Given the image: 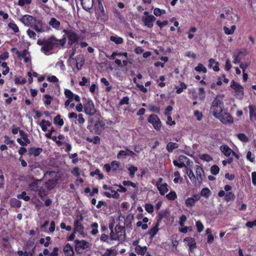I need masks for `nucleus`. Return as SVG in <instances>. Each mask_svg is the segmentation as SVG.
I'll use <instances>...</instances> for the list:
<instances>
[{"label": "nucleus", "mask_w": 256, "mask_h": 256, "mask_svg": "<svg viewBox=\"0 0 256 256\" xmlns=\"http://www.w3.org/2000/svg\"><path fill=\"white\" fill-rule=\"evenodd\" d=\"M72 60L75 62L77 70H80L84 64V58L83 55L80 54L78 56L76 59L72 58Z\"/></svg>", "instance_id": "nucleus-21"}, {"label": "nucleus", "mask_w": 256, "mask_h": 256, "mask_svg": "<svg viewBox=\"0 0 256 256\" xmlns=\"http://www.w3.org/2000/svg\"><path fill=\"white\" fill-rule=\"evenodd\" d=\"M74 231L78 232L80 234L84 233V228L80 222L78 220H76L74 222Z\"/></svg>", "instance_id": "nucleus-31"}, {"label": "nucleus", "mask_w": 256, "mask_h": 256, "mask_svg": "<svg viewBox=\"0 0 256 256\" xmlns=\"http://www.w3.org/2000/svg\"><path fill=\"white\" fill-rule=\"evenodd\" d=\"M236 26H232L230 28H228L226 26H224L223 29L224 32L227 35H230L234 34L236 30Z\"/></svg>", "instance_id": "nucleus-35"}, {"label": "nucleus", "mask_w": 256, "mask_h": 256, "mask_svg": "<svg viewBox=\"0 0 256 256\" xmlns=\"http://www.w3.org/2000/svg\"><path fill=\"white\" fill-rule=\"evenodd\" d=\"M110 240H120L124 238V230L120 226H116L114 230H112L110 234Z\"/></svg>", "instance_id": "nucleus-3"}, {"label": "nucleus", "mask_w": 256, "mask_h": 256, "mask_svg": "<svg viewBox=\"0 0 256 256\" xmlns=\"http://www.w3.org/2000/svg\"><path fill=\"white\" fill-rule=\"evenodd\" d=\"M146 250H147V248L146 246H136L134 248L135 252L137 254L142 255V256H144L145 254V253L146 252Z\"/></svg>", "instance_id": "nucleus-33"}, {"label": "nucleus", "mask_w": 256, "mask_h": 256, "mask_svg": "<svg viewBox=\"0 0 256 256\" xmlns=\"http://www.w3.org/2000/svg\"><path fill=\"white\" fill-rule=\"evenodd\" d=\"M48 24L52 28L58 30L60 26V22L56 18H52L48 22Z\"/></svg>", "instance_id": "nucleus-25"}, {"label": "nucleus", "mask_w": 256, "mask_h": 256, "mask_svg": "<svg viewBox=\"0 0 256 256\" xmlns=\"http://www.w3.org/2000/svg\"><path fill=\"white\" fill-rule=\"evenodd\" d=\"M216 118L218 119L224 124H231L233 122V118L226 110L220 114Z\"/></svg>", "instance_id": "nucleus-7"}, {"label": "nucleus", "mask_w": 256, "mask_h": 256, "mask_svg": "<svg viewBox=\"0 0 256 256\" xmlns=\"http://www.w3.org/2000/svg\"><path fill=\"white\" fill-rule=\"evenodd\" d=\"M208 66L215 72H218L220 70L218 62L212 58L210 59Z\"/></svg>", "instance_id": "nucleus-29"}, {"label": "nucleus", "mask_w": 256, "mask_h": 256, "mask_svg": "<svg viewBox=\"0 0 256 256\" xmlns=\"http://www.w3.org/2000/svg\"><path fill=\"white\" fill-rule=\"evenodd\" d=\"M91 176L98 175L99 179L102 180L104 178V175L100 172V171L97 169L94 172H92L90 173Z\"/></svg>", "instance_id": "nucleus-58"}, {"label": "nucleus", "mask_w": 256, "mask_h": 256, "mask_svg": "<svg viewBox=\"0 0 256 256\" xmlns=\"http://www.w3.org/2000/svg\"><path fill=\"white\" fill-rule=\"evenodd\" d=\"M128 170L130 171V177H134L135 172L138 170V168L134 166H130Z\"/></svg>", "instance_id": "nucleus-55"}, {"label": "nucleus", "mask_w": 256, "mask_h": 256, "mask_svg": "<svg viewBox=\"0 0 256 256\" xmlns=\"http://www.w3.org/2000/svg\"><path fill=\"white\" fill-rule=\"evenodd\" d=\"M224 97V95L223 94H218L216 96L212 102L210 110L216 118L224 110L223 102Z\"/></svg>", "instance_id": "nucleus-2"}, {"label": "nucleus", "mask_w": 256, "mask_h": 256, "mask_svg": "<svg viewBox=\"0 0 256 256\" xmlns=\"http://www.w3.org/2000/svg\"><path fill=\"white\" fill-rule=\"evenodd\" d=\"M26 33L30 38L36 39V34L34 32L30 29H28L27 30Z\"/></svg>", "instance_id": "nucleus-61"}, {"label": "nucleus", "mask_w": 256, "mask_h": 256, "mask_svg": "<svg viewBox=\"0 0 256 256\" xmlns=\"http://www.w3.org/2000/svg\"><path fill=\"white\" fill-rule=\"evenodd\" d=\"M219 171L220 168L216 165H214L210 168V172L214 175L217 174L219 172Z\"/></svg>", "instance_id": "nucleus-57"}, {"label": "nucleus", "mask_w": 256, "mask_h": 256, "mask_svg": "<svg viewBox=\"0 0 256 256\" xmlns=\"http://www.w3.org/2000/svg\"><path fill=\"white\" fill-rule=\"evenodd\" d=\"M230 88L234 90L237 98L242 99L244 96V88L238 83L232 80L230 84Z\"/></svg>", "instance_id": "nucleus-4"}, {"label": "nucleus", "mask_w": 256, "mask_h": 256, "mask_svg": "<svg viewBox=\"0 0 256 256\" xmlns=\"http://www.w3.org/2000/svg\"><path fill=\"white\" fill-rule=\"evenodd\" d=\"M101 256H116L118 252L116 248H111L98 252Z\"/></svg>", "instance_id": "nucleus-17"}, {"label": "nucleus", "mask_w": 256, "mask_h": 256, "mask_svg": "<svg viewBox=\"0 0 256 256\" xmlns=\"http://www.w3.org/2000/svg\"><path fill=\"white\" fill-rule=\"evenodd\" d=\"M156 186L160 194L162 196L164 195L168 190V184L164 182V180L162 178L158 179L156 182Z\"/></svg>", "instance_id": "nucleus-8"}, {"label": "nucleus", "mask_w": 256, "mask_h": 256, "mask_svg": "<svg viewBox=\"0 0 256 256\" xmlns=\"http://www.w3.org/2000/svg\"><path fill=\"white\" fill-rule=\"evenodd\" d=\"M52 100V98L48 94H45L43 96V101L46 106L50 105L51 104Z\"/></svg>", "instance_id": "nucleus-43"}, {"label": "nucleus", "mask_w": 256, "mask_h": 256, "mask_svg": "<svg viewBox=\"0 0 256 256\" xmlns=\"http://www.w3.org/2000/svg\"><path fill=\"white\" fill-rule=\"evenodd\" d=\"M184 241L189 247L190 252H192L193 250L196 248V242L194 239L192 238H186Z\"/></svg>", "instance_id": "nucleus-22"}, {"label": "nucleus", "mask_w": 256, "mask_h": 256, "mask_svg": "<svg viewBox=\"0 0 256 256\" xmlns=\"http://www.w3.org/2000/svg\"><path fill=\"white\" fill-rule=\"evenodd\" d=\"M92 230H91V234L92 235H96L98 232V224L96 222L92 223L90 226Z\"/></svg>", "instance_id": "nucleus-50"}, {"label": "nucleus", "mask_w": 256, "mask_h": 256, "mask_svg": "<svg viewBox=\"0 0 256 256\" xmlns=\"http://www.w3.org/2000/svg\"><path fill=\"white\" fill-rule=\"evenodd\" d=\"M88 243L85 240L78 241L76 244V248L78 250H84L88 247Z\"/></svg>", "instance_id": "nucleus-28"}, {"label": "nucleus", "mask_w": 256, "mask_h": 256, "mask_svg": "<svg viewBox=\"0 0 256 256\" xmlns=\"http://www.w3.org/2000/svg\"><path fill=\"white\" fill-rule=\"evenodd\" d=\"M142 20L146 26L151 28L153 26V22L156 18L154 16L149 14L148 12H144Z\"/></svg>", "instance_id": "nucleus-6"}, {"label": "nucleus", "mask_w": 256, "mask_h": 256, "mask_svg": "<svg viewBox=\"0 0 256 256\" xmlns=\"http://www.w3.org/2000/svg\"><path fill=\"white\" fill-rule=\"evenodd\" d=\"M211 194V192L208 188H206L202 190L200 193V196H202L206 198H208Z\"/></svg>", "instance_id": "nucleus-37"}, {"label": "nucleus", "mask_w": 256, "mask_h": 256, "mask_svg": "<svg viewBox=\"0 0 256 256\" xmlns=\"http://www.w3.org/2000/svg\"><path fill=\"white\" fill-rule=\"evenodd\" d=\"M42 152V149L40 148H33L30 150V154L34 156H38Z\"/></svg>", "instance_id": "nucleus-46"}, {"label": "nucleus", "mask_w": 256, "mask_h": 256, "mask_svg": "<svg viewBox=\"0 0 256 256\" xmlns=\"http://www.w3.org/2000/svg\"><path fill=\"white\" fill-rule=\"evenodd\" d=\"M64 94L66 97L68 98V100L72 102L74 100L77 102H80V96L74 94L71 90L68 89L64 90Z\"/></svg>", "instance_id": "nucleus-15"}, {"label": "nucleus", "mask_w": 256, "mask_h": 256, "mask_svg": "<svg viewBox=\"0 0 256 256\" xmlns=\"http://www.w3.org/2000/svg\"><path fill=\"white\" fill-rule=\"evenodd\" d=\"M200 159L206 162H210L212 160L211 156L207 154H203L200 156Z\"/></svg>", "instance_id": "nucleus-62"}, {"label": "nucleus", "mask_w": 256, "mask_h": 256, "mask_svg": "<svg viewBox=\"0 0 256 256\" xmlns=\"http://www.w3.org/2000/svg\"><path fill=\"white\" fill-rule=\"evenodd\" d=\"M52 140L54 141L58 146H64L68 141V138H66L64 135L59 134L58 136H54Z\"/></svg>", "instance_id": "nucleus-16"}, {"label": "nucleus", "mask_w": 256, "mask_h": 256, "mask_svg": "<svg viewBox=\"0 0 256 256\" xmlns=\"http://www.w3.org/2000/svg\"><path fill=\"white\" fill-rule=\"evenodd\" d=\"M226 18L229 20H234V16H236V14H234L233 10L232 8L228 9L226 12Z\"/></svg>", "instance_id": "nucleus-36"}, {"label": "nucleus", "mask_w": 256, "mask_h": 256, "mask_svg": "<svg viewBox=\"0 0 256 256\" xmlns=\"http://www.w3.org/2000/svg\"><path fill=\"white\" fill-rule=\"evenodd\" d=\"M148 122L152 124L156 130H160L161 126V122L156 115L152 114L148 119Z\"/></svg>", "instance_id": "nucleus-12"}, {"label": "nucleus", "mask_w": 256, "mask_h": 256, "mask_svg": "<svg viewBox=\"0 0 256 256\" xmlns=\"http://www.w3.org/2000/svg\"><path fill=\"white\" fill-rule=\"evenodd\" d=\"M84 110L85 114L90 116L94 115L96 112L94 104L90 100H87L84 104Z\"/></svg>", "instance_id": "nucleus-5"}, {"label": "nucleus", "mask_w": 256, "mask_h": 256, "mask_svg": "<svg viewBox=\"0 0 256 256\" xmlns=\"http://www.w3.org/2000/svg\"><path fill=\"white\" fill-rule=\"evenodd\" d=\"M64 252L66 256H73L74 254L73 248L69 244L64 246Z\"/></svg>", "instance_id": "nucleus-26"}, {"label": "nucleus", "mask_w": 256, "mask_h": 256, "mask_svg": "<svg viewBox=\"0 0 256 256\" xmlns=\"http://www.w3.org/2000/svg\"><path fill=\"white\" fill-rule=\"evenodd\" d=\"M16 54L19 60L23 59L25 63L30 62V54L27 50L24 49L22 51L16 50Z\"/></svg>", "instance_id": "nucleus-9"}, {"label": "nucleus", "mask_w": 256, "mask_h": 256, "mask_svg": "<svg viewBox=\"0 0 256 256\" xmlns=\"http://www.w3.org/2000/svg\"><path fill=\"white\" fill-rule=\"evenodd\" d=\"M122 184L124 186H131L132 188H135V192H137L138 190L136 184L135 183L133 182H132L129 181V180H124L122 182Z\"/></svg>", "instance_id": "nucleus-45"}, {"label": "nucleus", "mask_w": 256, "mask_h": 256, "mask_svg": "<svg viewBox=\"0 0 256 256\" xmlns=\"http://www.w3.org/2000/svg\"><path fill=\"white\" fill-rule=\"evenodd\" d=\"M54 122L55 124H58L60 126H62L64 125V122L62 118H61V116L60 115H57L54 120Z\"/></svg>", "instance_id": "nucleus-44"}, {"label": "nucleus", "mask_w": 256, "mask_h": 256, "mask_svg": "<svg viewBox=\"0 0 256 256\" xmlns=\"http://www.w3.org/2000/svg\"><path fill=\"white\" fill-rule=\"evenodd\" d=\"M17 198L18 199H22L25 201H28L30 200V197L29 196H26V192H22L20 194H19L17 196Z\"/></svg>", "instance_id": "nucleus-48"}, {"label": "nucleus", "mask_w": 256, "mask_h": 256, "mask_svg": "<svg viewBox=\"0 0 256 256\" xmlns=\"http://www.w3.org/2000/svg\"><path fill=\"white\" fill-rule=\"evenodd\" d=\"M174 176H175V178L174 180V182L175 184L178 182H182V178L180 176V173L178 171H176L174 172Z\"/></svg>", "instance_id": "nucleus-47"}, {"label": "nucleus", "mask_w": 256, "mask_h": 256, "mask_svg": "<svg viewBox=\"0 0 256 256\" xmlns=\"http://www.w3.org/2000/svg\"><path fill=\"white\" fill-rule=\"evenodd\" d=\"M110 39L116 44H120L124 42V39L118 36H110Z\"/></svg>", "instance_id": "nucleus-34"}, {"label": "nucleus", "mask_w": 256, "mask_h": 256, "mask_svg": "<svg viewBox=\"0 0 256 256\" xmlns=\"http://www.w3.org/2000/svg\"><path fill=\"white\" fill-rule=\"evenodd\" d=\"M166 10H161L158 8H155L154 10V14L156 16H160L161 15L166 14Z\"/></svg>", "instance_id": "nucleus-53"}, {"label": "nucleus", "mask_w": 256, "mask_h": 256, "mask_svg": "<svg viewBox=\"0 0 256 256\" xmlns=\"http://www.w3.org/2000/svg\"><path fill=\"white\" fill-rule=\"evenodd\" d=\"M63 32L66 34L68 39V44H70L76 42L79 38V36L72 29L64 30Z\"/></svg>", "instance_id": "nucleus-11"}, {"label": "nucleus", "mask_w": 256, "mask_h": 256, "mask_svg": "<svg viewBox=\"0 0 256 256\" xmlns=\"http://www.w3.org/2000/svg\"><path fill=\"white\" fill-rule=\"evenodd\" d=\"M196 227L198 231L199 232H202L204 230V228L203 224L201 222H200L199 220L197 221L196 222Z\"/></svg>", "instance_id": "nucleus-60"}, {"label": "nucleus", "mask_w": 256, "mask_h": 256, "mask_svg": "<svg viewBox=\"0 0 256 256\" xmlns=\"http://www.w3.org/2000/svg\"><path fill=\"white\" fill-rule=\"evenodd\" d=\"M196 30L197 29L196 27H192L189 29L188 32V38L189 39H192L194 38V34L196 32Z\"/></svg>", "instance_id": "nucleus-54"}, {"label": "nucleus", "mask_w": 256, "mask_h": 256, "mask_svg": "<svg viewBox=\"0 0 256 256\" xmlns=\"http://www.w3.org/2000/svg\"><path fill=\"white\" fill-rule=\"evenodd\" d=\"M68 156L70 158L72 159V161L74 164H76L78 162V158H77L78 154L76 153L70 154Z\"/></svg>", "instance_id": "nucleus-63"}, {"label": "nucleus", "mask_w": 256, "mask_h": 256, "mask_svg": "<svg viewBox=\"0 0 256 256\" xmlns=\"http://www.w3.org/2000/svg\"><path fill=\"white\" fill-rule=\"evenodd\" d=\"M234 198H235V196L232 192H229L228 193H226L224 196V200L226 202H229L230 200H234Z\"/></svg>", "instance_id": "nucleus-52"}, {"label": "nucleus", "mask_w": 256, "mask_h": 256, "mask_svg": "<svg viewBox=\"0 0 256 256\" xmlns=\"http://www.w3.org/2000/svg\"><path fill=\"white\" fill-rule=\"evenodd\" d=\"M50 236H46V238H41L40 240V244H44V246H48L50 244Z\"/></svg>", "instance_id": "nucleus-49"}, {"label": "nucleus", "mask_w": 256, "mask_h": 256, "mask_svg": "<svg viewBox=\"0 0 256 256\" xmlns=\"http://www.w3.org/2000/svg\"><path fill=\"white\" fill-rule=\"evenodd\" d=\"M200 199V196L198 194H192V197L188 198L185 201V205L187 208H192L195 205V204Z\"/></svg>", "instance_id": "nucleus-13"}, {"label": "nucleus", "mask_w": 256, "mask_h": 256, "mask_svg": "<svg viewBox=\"0 0 256 256\" xmlns=\"http://www.w3.org/2000/svg\"><path fill=\"white\" fill-rule=\"evenodd\" d=\"M194 70L198 72H203L204 73L206 72V68L202 64H198V66L194 68Z\"/></svg>", "instance_id": "nucleus-51"}, {"label": "nucleus", "mask_w": 256, "mask_h": 256, "mask_svg": "<svg viewBox=\"0 0 256 256\" xmlns=\"http://www.w3.org/2000/svg\"><path fill=\"white\" fill-rule=\"evenodd\" d=\"M198 98L202 100H204L205 98V91L202 88H200L198 90Z\"/></svg>", "instance_id": "nucleus-59"}, {"label": "nucleus", "mask_w": 256, "mask_h": 256, "mask_svg": "<svg viewBox=\"0 0 256 256\" xmlns=\"http://www.w3.org/2000/svg\"><path fill=\"white\" fill-rule=\"evenodd\" d=\"M186 174L188 176L192 182L196 186V176L190 166H187L184 169Z\"/></svg>", "instance_id": "nucleus-23"}, {"label": "nucleus", "mask_w": 256, "mask_h": 256, "mask_svg": "<svg viewBox=\"0 0 256 256\" xmlns=\"http://www.w3.org/2000/svg\"><path fill=\"white\" fill-rule=\"evenodd\" d=\"M166 197L169 200H174L176 198V194L175 192H170L169 194H166Z\"/></svg>", "instance_id": "nucleus-56"}, {"label": "nucleus", "mask_w": 256, "mask_h": 256, "mask_svg": "<svg viewBox=\"0 0 256 256\" xmlns=\"http://www.w3.org/2000/svg\"><path fill=\"white\" fill-rule=\"evenodd\" d=\"M81 4L82 8L88 11L90 10L94 5V0H82Z\"/></svg>", "instance_id": "nucleus-24"}, {"label": "nucleus", "mask_w": 256, "mask_h": 256, "mask_svg": "<svg viewBox=\"0 0 256 256\" xmlns=\"http://www.w3.org/2000/svg\"><path fill=\"white\" fill-rule=\"evenodd\" d=\"M57 180L55 179L49 180L46 184V187L48 189H52L56 185Z\"/></svg>", "instance_id": "nucleus-38"}, {"label": "nucleus", "mask_w": 256, "mask_h": 256, "mask_svg": "<svg viewBox=\"0 0 256 256\" xmlns=\"http://www.w3.org/2000/svg\"><path fill=\"white\" fill-rule=\"evenodd\" d=\"M20 22L26 26H32L34 22H36V20L32 16L26 14L22 18Z\"/></svg>", "instance_id": "nucleus-14"}, {"label": "nucleus", "mask_w": 256, "mask_h": 256, "mask_svg": "<svg viewBox=\"0 0 256 256\" xmlns=\"http://www.w3.org/2000/svg\"><path fill=\"white\" fill-rule=\"evenodd\" d=\"M120 162L116 161H113L111 162V168L113 170H116L120 166Z\"/></svg>", "instance_id": "nucleus-64"}, {"label": "nucleus", "mask_w": 256, "mask_h": 256, "mask_svg": "<svg viewBox=\"0 0 256 256\" xmlns=\"http://www.w3.org/2000/svg\"><path fill=\"white\" fill-rule=\"evenodd\" d=\"M196 186L202 184L205 178V174L202 168L198 165L196 166Z\"/></svg>", "instance_id": "nucleus-10"}, {"label": "nucleus", "mask_w": 256, "mask_h": 256, "mask_svg": "<svg viewBox=\"0 0 256 256\" xmlns=\"http://www.w3.org/2000/svg\"><path fill=\"white\" fill-rule=\"evenodd\" d=\"M32 27L38 32H44L46 30L42 22L40 20H36V22H34Z\"/></svg>", "instance_id": "nucleus-18"}, {"label": "nucleus", "mask_w": 256, "mask_h": 256, "mask_svg": "<svg viewBox=\"0 0 256 256\" xmlns=\"http://www.w3.org/2000/svg\"><path fill=\"white\" fill-rule=\"evenodd\" d=\"M178 148V144L176 143L170 142L166 146V149L169 152H172V150Z\"/></svg>", "instance_id": "nucleus-40"}, {"label": "nucleus", "mask_w": 256, "mask_h": 256, "mask_svg": "<svg viewBox=\"0 0 256 256\" xmlns=\"http://www.w3.org/2000/svg\"><path fill=\"white\" fill-rule=\"evenodd\" d=\"M188 160V158L184 156H180L178 160H173V164H174L179 168H182L184 167L186 168V164L184 162Z\"/></svg>", "instance_id": "nucleus-19"}, {"label": "nucleus", "mask_w": 256, "mask_h": 256, "mask_svg": "<svg viewBox=\"0 0 256 256\" xmlns=\"http://www.w3.org/2000/svg\"><path fill=\"white\" fill-rule=\"evenodd\" d=\"M41 180H34L28 184V189L30 191L37 192L40 191V187L38 186V182Z\"/></svg>", "instance_id": "nucleus-20"}, {"label": "nucleus", "mask_w": 256, "mask_h": 256, "mask_svg": "<svg viewBox=\"0 0 256 256\" xmlns=\"http://www.w3.org/2000/svg\"><path fill=\"white\" fill-rule=\"evenodd\" d=\"M66 42V38L58 40L52 36L46 40V42L44 46L41 48L40 50L46 55H49L52 54V50L54 48L57 47L58 46H64Z\"/></svg>", "instance_id": "nucleus-1"}, {"label": "nucleus", "mask_w": 256, "mask_h": 256, "mask_svg": "<svg viewBox=\"0 0 256 256\" xmlns=\"http://www.w3.org/2000/svg\"><path fill=\"white\" fill-rule=\"evenodd\" d=\"M222 152L226 156H229L232 152L234 154V152L227 146H222L220 148Z\"/></svg>", "instance_id": "nucleus-30"}, {"label": "nucleus", "mask_w": 256, "mask_h": 256, "mask_svg": "<svg viewBox=\"0 0 256 256\" xmlns=\"http://www.w3.org/2000/svg\"><path fill=\"white\" fill-rule=\"evenodd\" d=\"M187 88L186 85L184 83L181 82L180 86H176V92L178 94H180L184 90L186 89Z\"/></svg>", "instance_id": "nucleus-42"}, {"label": "nucleus", "mask_w": 256, "mask_h": 256, "mask_svg": "<svg viewBox=\"0 0 256 256\" xmlns=\"http://www.w3.org/2000/svg\"><path fill=\"white\" fill-rule=\"evenodd\" d=\"M160 226L158 222H156L155 226L152 228L148 232V234L150 236L151 238L154 237V236L157 234L158 231V226Z\"/></svg>", "instance_id": "nucleus-32"}, {"label": "nucleus", "mask_w": 256, "mask_h": 256, "mask_svg": "<svg viewBox=\"0 0 256 256\" xmlns=\"http://www.w3.org/2000/svg\"><path fill=\"white\" fill-rule=\"evenodd\" d=\"M250 118L252 120H256V106L250 105Z\"/></svg>", "instance_id": "nucleus-27"}, {"label": "nucleus", "mask_w": 256, "mask_h": 256, "mask_svg": "<svg viewBox=\"0 0 256 256\" xmlns=\"http://www.w3.org/2000/svg\"><path fill=\"white\" fill-rule=\"evenodd\" d=\"M8 27L15 33L18 32L20 31L18 26L14 22H10L8 24Z\"/></svg>", "instance_id": "nucleus-41"}, {"label": "nucleus", "mask_w": 256, "mask_h": 256, "mask_svg": "<svg viewBox=\"0 0 256 256\" xmlns=\"http://www.w3.org/2000/svg\"><path fill=\"white\" fill-rule=\"evenodd\" d=\"M50 124H51L49 121L46 120H42L41 122V123L40 124L42 130L44 132H46L47 130L48 127L50 126Z\"/></svg>", "instance_id": "nucleus-39"}]
</instances>
